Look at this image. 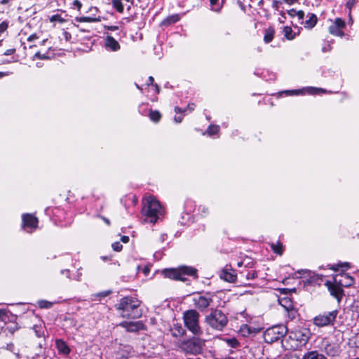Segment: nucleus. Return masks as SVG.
<instances>
[{"label": "nucleus", "instance_id": "nucleus-28", "mask_svg": "<svg viewBox=\"0 0 359 359\" xmlns=\"http://www.w3.org/2000/svg\"><path fill=\"white\" fill-rule=\"evenodd\" d=\"M113 7L118 12H123V5L122 4L121 0H111Z\"/></svg>", "mask_w": 359, "mask_h": 359}, {"label": "nucleus", "instance_id": "nucleus-35", "mask_svg": "<svg viewBox=\"0 0 359 359\" xmlns=\"http://www.w3.org/2000/svg\"><path fill=\"white\" fill-rule=\"evenodd\" d=\"M219 129L218 126H210L207 130V133L210 135H215L218 133Z\"/></svg>", "mask_w": 359, "mask_h": 359}, {"label": "nucleus", "instance_id": "nucleus-63", "mask_svg": "<svg viewBox=\"0 0 359 359\" xmlns=\"http://www.w3.org/2000/svg\"><path fill=\"white\" fill-rule=\"evenodd\" d=\"M46 40H43L41 42V44H43L46 42Z\"/></svg>", "mask_w": 359, "mask_h": 359}, {"label": "nucleus", "instance_id": "nucleus-10", "mask_svg": "<svg viewBox=\"0 0 359 359\" xmlns=\"http://www.w3.org/2000/svg\"><path fill=\"white\" fill-rule=\"evenodd\" d=\"M346 26V22L341 18H336L332 24L329 27V32L337 36H343L344 35L343 29Z\"/></svg>", "mask_w": 359, "mask_h": 359}, {"label": "nucleus", "instance_id": "nucleus-45", "mask_svg": "<svg viewBox=\"0 0 359 359\" xmlns=\"http://www.w3.org/2000/svg\"><path fill=\"white\" fill-rule=\"evenodd\" d=\"M39 39V36L36 34H33L32 35H30L28 38H27V41L31 42V41H33L36 39Z\"/></svg>", "mask_w": 359, "mask_h": 359}, {"label": "nucleus", "instance_id": "nucleus-22", "mask_svg": "<svg viewBox=\"0 0 359 359\" xmlns=\"http://www.w3.org/2000/svg\"><path fill=\"white\" fill-rule=\"evenodd\" d=\"M284 36L287 40H292L295 38V33H294L292 29L289 26H285L283 29Z\"/></svg>", "mask_w": 359, "mask_h": 359}, {"label": "nucleus", "instance_id": "nucleus-4", "mask_svg": "<svg viewBox=\"0 0 359 359\" xmlns=\"http://www.w3.org/2000/svg\"><path fill=\"white\" fill-rule=\"evenodd\" d=\"M310 331L306 328H298L288 332L292 348H299L306 345L310 338Z\"/></svg>", "mask_w": 359, "mask_h": 359}, {"label": "nucleus", "instance_id": "nucleus-29", "mask_svg": "<svg viewBox=\"0 0 359 359\" xmlns=\"http://www.w3.org/2000/svg\"><path fill=\"white\" fill-rule=\"evenodd\" d=\"M149 116L151 120L156 123L158 122L161 118V114L158 111H151Z\"/></svg>", "mask_w": 359, "mask_h": 359}, {"label": "nucleus", "instance_id": "nucleus-1", "mask_svg": "<svg viewBox=\"0 0 359 359\" xmlns=\"http://www.w3.org/2000/svg\"><path fill=\"white\" fill-rule=\"evenodd\" d=\"M140 302L132 297H125L121 299L116 309L119 311L120 315L123 318H135L141 316L140 313L137 312L140 306Z\"/></svg>", "mask_w": 359, "mask_h": 359}, {"label": "nucleus", "instance_id": "nucleus-64", "mask_svg": "<svg viewBox=\"0 0 359 359\" xmlns=\"http://www.w3.org/2000/svg\"><path fill=\"white\" fill-rule=\"evenodd\" d=\"M280 15L283 16L284 15V13L283 11H281L280 12Z\"/></svg>", "mask_w": 359, "mask_h": 359}, {"label": "nucleus", "instance_id": "nucleus-16", "mask_svg": "<svg viewBox=\"0 0 359 359\" xmlns=\"http://www.w3.org/2000/svg\"><path fill=\"white\" fill-rule=\"evenodd\" d=\"M219 277L229 283H234L236 280V275L234 271L227 266L220 271Z\"/></svg>", "mask_w": 359, "mask_h": 359}, {"label": "nucleus", "instance_id": "nucleus-50", "mask_svg": "<svg viewBox=\"0 0 359 359\" xmlns=\"http://www.w3.org/2000/svg\"><path fill=\"white\" fill-rule=\"evenodd\" d=\"M121 240L123 243H127L128 241H129V237L127 236H123L121 238Z\"/></svg>", "mask_w": 359, "mask_h": 359}, {"label": "nucleus", "instance_id": "nucleus-15", "mask_svg": "<svg viewBox=\"0 0 359 359\" xmlns=\"http://www.w3.org/2000/svg\"><path fill=\"white\" fill-rule=\"evenodd\" d=\"M193 302L196 308L203 311L210 305L212 299L208 296L197 295L193 298Z\"/></svg>", "mask_w": 359, "mask_h": 359}, {"label": "nucleus", "instance_id": "nucleus-48", "mask_svg": "<svg viewBox=\"0 0 359 359\" xmlns=\"http://www.w3.org/2000/svg\"><path fill=\"white\" fill-rule=\"evenodd\" d=\"M340 267H341L340 264H338L332 265L330 269L333 270V271H338Z\"/></svg>", "mask_w": 359, "mask_h": 359}, {"label": "nucleus", "instance_id": "nucleus-54", "mask_svg": "<svg viewBox=\"0 0 359 359\" xmlns=\"http://www.w3.org/2000/svg\"><path fill=\"white\" fill-rule=\"evenodd\" d=\"M102 219L107 225H110V222L107 218L102 217Z\"/></svg>", "mask_w": 359, "mask_h": 359}, {"label": "nucleus", "instance_id": "nucleus-3", "mask_svg": "<svg viewBox=\"0 0 359 359\" xmlns=\"http://www.w3.org/2000/svg\"><path fill=\"white\" fill-rule=\"evenodd\" d=\"M162 273L166 278L180 281H185L187 280L185 276L197 278V270L195 268L187 266L165 269L162 271Z\"/></svg>", "mask_w": 359, "mask_h": 359}, {"label": "nucleus", "instance_id": "nucleus-62", "mask_svg": "<svg viewBox=\"0 0 359 359\" xmlns=\"http://www.w3.org/2000/svg\"><path fill=\"white\" fill-rule=\"evenodd\" d=\"M1 75H8L7 73H1Z\"/></svg>", "mask_w": 359, "mask_h": 359}, {"label": "nucleus", "instance_id": "nucleus-53", "mask_svg": "<svg viewBox=\"0 0 359 359\" xmlns=\"http://www.w3.org/2000/svg\"><path fill=\"white\" fill-rule=\"evenodd\" d=\"M154 79L153 76H150L149 77V84H148V85H152V86H153V85H154Z\"/></svg>", "mask_w": 359, "mask_h": 359}, {"label": "nucleus", "instance_id": "nucleus-42", "mask_svg": "<svg viewBox=\"0 0 359 359\" xmlns=\"http://www.w3.org/2000/svg\"><path fill=\"white\" fill-rule=\"evenodd\" d=\"M282 3L281 1H278V0H276V1H273V4H272V7L276 10V11H278L279 9V5Z\"/></svg>", "mask_w": 359, "mask_h": 359}, {"label": "nucleus", "instance_id": "nucleus-7", "mask_svg": "<svg viewBox=\"0 0 359 359\" xmlns=\"http://www.w3.org/2000/svg\"><path fill=\"white\" fill-rule=\"evenodd\" d=\"M287 332V327L283 325L273 326L264 332V339L266 343L271 344L283 337Z\"/></svg>", "mask_w": 359, "mask_h": 359}, {"label": "nucleus", "instance_id": "nucleus-46", "mask_svg": "<svg viewBox=\"0 0 359 359\" xmlns=\"http://www.w3.org/2000/svg\"><path fill=\"white\" fill-rule=\"evenodd\" d=\"M226 341L233 346L238 344L237 340L234 338L228 339Z\"/></svg>", "mask_w": 359, "mask_h": 359}, {"label": "nucleus", "instance_id": "nucleus-40", "mask_svg": "<svg viewBox=\"0 0 359 359\" xmlns=\"http://www.w3.org/2000/svg\"><path fill=\"white\" fill-rule=\"evenodd\" d=\"M257 277V273L255 271H252L248 272V273L246 276V278L248 279H254Z\"/></svg>", "mask_w": 359, "mask_h": 359}, {"label": "nucleus", "instance_id": "nucleus-31", "mask_svg": "<svg viewBox=\"0 0 359 359\" xmlns=\"http://www.w3.org/2000/svg\"><path fill=\"white\" fill-rule=\"evenodd\" d=\"M280 304L287 310L289 311L292 308L291 302L287 298H283L280 300Z\"/></svg>", "mask_w": 359, "mask_h": 359}, {"label": "nucleus", "instance_id": "nucleus-61", "mask_svg": "<svg viewBox=\"0 0 359 359\" xmlns=\"http://www.w3.org/2000/svg\"><path fill=\"white\" fill-rule=\"evenodd\" d=\"M245 327L248 328V333H250V329L248 327L247 325H245Z\"/></svg>", "mask_w": 359, "mask_h": 359}, {"label": "nucleus", "instance_id": "nucleus-12", "mask_svg": "<svg viewBox=\"0 0 359 359\" xmlns=\"http://www.w3.org/2000/svg\"><path fill=\"white\" fill-rule=\"evenodd\" d=\"M334 283L339 285L341 287H348L353 285L354 279L352 276L345 273H340L334 276Z\"/></svg>", "mask_w": 359, "mask_h": 359}, {"label": "nucleus", "instance_id": "nucleus-52", "mask_svg": "<svg viewBox=\"0 0 359 359\" xmlns=\"http://www.w3.org/2000/svg\"><path fill=\"white\" fill-rule=\"evenodd\" d=\"M15 52V49H9L5 52V55H8L13 54Z\"/></svg>", "mask_w": 359, "mask_h": 359}, {"label": "nucleus", "instance_id": "nucleus-5", "mask_svg": "<svg viewBox=\"0 0 359 359\" xmlns=\"http://www.w3.org/2000/svg\"><path fill=\"white\" fill-rule=\"evenodd\" d=\"M199 313L194 309L186 311L183 313V320L185 327L195 335L202 334V330L199 325Z\"/></svg>", "mask_w": 359, "mask_h": 359}, {"label": "nucleus", "instance_id": "nucleus-18", "mask_svg": "<svg viewBox=\"0 0 359 359\" xmlns=\"http://www.w3.org/2000/svg\"><path fill=\"white\" fill-rule=\"evenodd\" d=\"M105 46L112 51L120 49V45L111 36H107L105 39Z\"/></svg>", "mask_w": 359, "mask_h": 359}, {"label": "nucleus", "instance_id": "nucleus-60", "mask_svg": "<svg viewBox=\"0 0 359 359\" xmlns=\"http://www.w3.org/2000/svg\"><path fill=\"white\" fill-rule=\"evenodd\" d=\"M126 2H130V4H133V0H125Z\"/></svg>", "mask_w": 359, "mask_h": 359}, {"label": "nucleus", "instance_id": "nucleus-57", "mask_svg": "<svg viewBox=\"0 0 359 359\" xmlns=\"http://www.w3.org/2000/svg\"><path fill=\"white\" fill-rule=\"evenodd\" d=\"M182 118L180 117H175V121L177 122V123H180L182 121Z\"/></svg>", "mask_w": 359, "mask_h": 359}, {"label": "nucleus", "instance_id": "nucleus-20", "mask_svg": "<svg viewBox=\"0 0 359 359\" xmlns=\"http://www.w3.org/2000/svg\"><path fill=\"white\" fill-rule=\"evenodd\" d=\"M171 334L175 337H180L184 334L185 330L180 324H174L170 328Z\"/></svg>", "mask_w": 359, "mask_h": 359}, {"label": "nucleus", "instance_id": "nucleus-30", "mask_svg": "<svg viewBox=\"0 0 359 359\" xmlns=\"http://www.w3.org/2000/svg\"><path fill=\"white\" fill-rule=\"evenodd\" d=\"M194 108H195V104L194 103H191V104H189L187 107L186 109H184V110H182L179 107H175V111L176 113H182V112H185L187 111H189L191 112V111H194Z\"/></svg>", "mask_w": 359, "mask_h": 359}, {"label": "nucleus", "instance_id": "nucleus-19", "mask_svg": "<svg viewBox=\"0 0 359 359\" xmlns=\"http://www.w3.org/2000/svg\"><path fill=\"white\" fill-rule=\"evenodd\" d=\"M307 18L308 19L305 22H302V24H304L305 28L311 29L317 24L318 18L316 15L310 13L307 14Z\"/></svg>", "mask_w": 359, "mask_h": 359}, {"label": "nucleus", "instance_id": "nucleus-26", "mask_svg": "<svg viewBox=\"0 0 359 359\" xmlns=\"http://www.w3.org/2000/svg\"><path fill=\"white\" fill-rule=\"evenodd\" d=\"M76 21L79 22H100V19L93 17H77L76 18Z\"/></svg>", "mask_w": 359, "mask_h": 359}, {"label": "nucleus", "instance_id": "nucleus-9", "mask_svg": "<svg viewBox=\"0 0 359 359\" xmlns=\"http://www.w3.org/2000/svg\"><path fill=\"white\" fill-rule=\"evenodd\" d=\"M338 311L337 310L327 313L320 314L313 319L314 324L318 327L332 325L336 320Z\"/></svg>", "mask_w": 359, "mask_h": 359}, {"label": "nucleus", "instance_id": "nucleus-25", "mask_svg": "<svg viewBox=\"0 0 359 359\" xmlns=\"http://www.w3.org/2000/svg\"><path fill=\"white\" fill-rule=\"evenodd\" d=\"M179 20H180L179 15L175 14V15H172L168 16L167 18H165L162 22L161 24L163 25L168 26V25H171L172 23L177 22V21H179Z\"/></svg>", "mask_w": 359, "mask_h": 359}, {"label": "nucleus", "instance_id": "nucleus-21", "mask_svg": "<svg viewBox=\"0 0 359 359\" xmlns=\"http://www.w3.org/2000/svg\"><path fill=\"white\" fill-rule=\"evenodd\" d=\"M302 359H327V358L317 351H312L305 353Z\"/></svg>", "mask_w": 359, "mask_h": 359}, {"label": "nucleus", "instance_id": "nucleus-23", "mask_svg": "<svg viewBox=\"0 0 359 359\" xmlns=\"http://www.w3.org/2000/svg\"><path fill=\"white\" fill-rule=\"evenodd\" d=\"M325 351L327 355L334 356L338 354L339 353V348L337 346L332 345V344H327L325 347Z\"/></svg>", "mask_w": 359, "mask_h": 359}, {"label": "nucleus", "instance_id": "nucleus-11", "mask_svg": "<svg viewBox=\"0 0 359 359\" xmlns=\"http://www.w3.org/2000/svg\"><path fill=\"white\" fill-rule=\"evenodd\" d=\"M38 219L31 214L22 215V228L28 232H32L37 228Z\"/></svg>", "mask_w": 359, "mask_h": 359}, {"label": "nucleus", "instance_id": "nucleus-47", "mask_svg": "<svg viewBox=\"0 0 359 359\" xmlns=\"http://www.w3.org/2000/svg\"><path fill=\"white\" fill-rule=\"evenodd\" d=\"M73 4L77 7L78 10H80L82 4L79 0H74Z\"/></svg>", "mask_w": 359, "mask_h": 359}, {"label": "nucleus", "instance_id": "nucleus-37", "mask_svg": "<svg viewBox=\"0 0 359 359\" xmlns=\"http://www.w3.org/2000/svg\"><path fill=\"white\" fill-rule=\"evenodd\" d=\"M111 247L113 250L116 252H120L123 248V245L119 242L114 243Z\"/></svg>", "mask_w": 359, "mask_h": 359}, {"label": "nucleus", "instance_id": "nucleus-13", "mask_svg": "<svg viewBox=\"0 0 359 359\" xmlns=\"http://www.w3.org/2000/svg\"><path fill=\"white\" fill-rule=\"evenodd\" d=\"M325 285L327 287L328 290L330 291L331 295L335 297L337 301L339 302L344 296V290L342 287L334 283L327 280L325 282Z\"/></svg>", "mask_w": 359, "mask_h": 359}, {"label": "nucleus", "instance_id": "nucleus-32", "mask_svg": "<svg viewBox=\"0 0 359 359\" xmlns=\"http://www.w3.org/2000/svg\"><path fill=\"white\" fill-rule=\"evenodd\" d=\"M38 305L41 309H48L53 306V303L46 300H40L38 302Z\"/></svg>", "mask_w": 359, "mask_h": 359}, {"label": "nucleus", "instance_id": "nucleus-43", "mask_svg": "<svg viewBox=\"0 0 359 359\" xmlns=\"http://www.w3.org/2000/svg\"><path fill=\"white\" fill-rule=\"evenodd\" d=\"M296 16L299 20H303L304 17V12L303 11H297Z\"/></svg>", "mask_w": 359, "mask_h": 359}, {"label": "nucleus", "instance_id": "nucleus-8", "mask_svg": "<svg viewBox=\"0 0 359 359\" xmlns=\"http://www.w3.org/2000/svg\"><path fill=\"white\" fill-rule=\"evenodd\" d=\"M203 344L204 341L203 340L193 337L183 341L180 344V348L187 353L197 354L201 353Z\"/></svg>", "mask_w": 359, "mask_h": 359}, {"label": "nucleus", "instance_id": "nucleus-34", "mask_svg": "<svg viewBox=\"0 0 359 359\" xmlns=\"http://www.w3.org/2000/svg\"><path fill=\"white\" fill-rule=\"evenodd\" d=\"M50 21L51 22H58L60 23H63L65 22V20L63 19L61 15H58V14H56V15H52L50 18Z\"/></svg>", "mask_w": 359, "mask_h": 359}, {"label": "nucleus", "instance_id": "nucleus-17", "mask_svg": "<svg viewBox=\"0 0 359 359\" xmlns=\"http://www.w3.org/2000/svg\"><path fill=\"white\" fill-rule=\"evenodd\" d=\"M55 345L60 353L63 355H68L70 353V348L62 339H57L55 341Z\"/></svg>", "mask_w": 359, "mask_h": 359}, {"label": "nucleus", "instance_id": "nucleus-36", "mask_svg": "<svg viewBox=\"0 0 359 359\" xmlns=\"http://www.w3.org/2000/svg\"><path fill=\"white\" fill-rule=\"evenodd\" d=\"M307 91L310 94H318L319 93H324L325 90L323 88H309Z\"/></svg>", "mask_w": 359, "mask_h": 359}, {"label": "nucleus", "instance_id": "nucleus-38", "mask_svg": "<svg viewBox=\"0 0 359 359\" xmlns=\"http://www.w3.org/2000/svg\"><path fill=\"white\" fill-rule=\"evenodd\" d=\"M8 26V25L7 22L3 21V22H0V34L5 32L7 29Z\"/></svg>", "mask_w": 359, "mask_h": 359}, {"label": "nucleus", "instance_id": "nucleus-2", "mask_svg": "<svg viewBox=\"0 0 359 359\" xmlns=\"http://www.w3.org/2000/svg\"><path fill=\"white\" fill-rule=\"evenodd\" d=\"M204 321L211 329L222 331L226 327L229 320L222 311L212 309L210 313L205 316Z\"/></svg>", "mask_w": 359, "mask_h": 359}, {"label": "nucleus", "instance_id": "nucleus-56", "mask_svg": "<svg viewBox=\"0 0 359 359\" xmlns=\"http://www.w3.org/2000/svg\"><path fill=\"white\" fill-rule=\"evenodd\" d=\"M153 86L155 88L156 93H158L160 90L157 84H154Z\"/></svg>", "mask_w": 359, "mask_h": 359}, {"label": "nucleus", "instance_id": "nucleus-51", "mask_svg": "<svg viewBox=\"0 0 359 359\" xmlns=\"http://www.w3.org/2000/svg\"><path fill=\"white\" fill-rule=\"evenodd\" d=\"M107 29L110 31H116V30L118 29V26H108V27H107Z\"/></svg>", "mask_w": 359, "mask_h": 359}, {"label": "nucleus", "instance_id": "nucleus-59", "mask_svg": "<svg viewBox=\"0 0 359 359\" xmlns=\"http://www.w3.org/2000/svg\"><path fill=\"white\" fill-rule=\"evenodd\" d=\"M237 265L238 266H241L243 265V262H238Z\"/></svg>", "mask_w": 359, "mask_h": 359}, {"label": "nucleus", "instance_id": "nucleus-58", "mask_svg": "<svg viewBox=\"0 0 359 359\" xmlns=\"http://www.w3.org/2000/svg\"><path fill=\"white\" fill-rule=\"evenodd\" d=\"M6 313H5V311L2 309H0V318L4 316Z\"/></svg>", "mask_w": 359, "mask_h": 359}, {"label": "nucleus", "instance_id": "nucleus-24", "mask_svg": "<svg viewBox=\"0 0 359 359\" xmlns=\"http://www.w3.org/2000/svg\"><path fill=\"white\" fill-rule=\"evenodd\" d=\"M270 245L274 253H276L279 255H281L283 254V245L279 241L272 243H271Z\"/></svg>", "mask_w": 359, "mask_h": 359}, {"label": "nucleus", "instance_id": "nucleus-39", "mask_svg": "<svg viewBox=\"0 0 359 359\" xmlns=\"http://www.w3.org/2000/svg\"><path fill=\"white\" fill-rule=\"evenodd\" d=\"M34 57L37 59L44 60L47 59L48 57L45 54H41L39 51L36 52L34 55Z\"/></svg>", "mask_w": 359, "mask_h": 359}, {"label": "nucleus", "instance_id": "nucleus-33", "mask_svg": "<svg viewBox=\"0 0 359 359\" xmlns=\"http://www.w3.org/2000/svg\"><path fill=\"white\" fill-rule=\"evenodd\" d=\"M219 0H210V5L212 6V10L215 12H219L222 8V6H216L218 3Z\"/></svg>", "mask_w": 359, "mask_h": 359}, {"label": "nucleus", "instance_id": "nucleus-27", "mask_svg": "<svg viewBox=\"0 0 359 359\" xmlns=\"http://www.w3.org/2000/svg\"><path fill=\"white\" fill-rule=\"evenodd\" d=\"M273 36L274 30L273 29H268L265 32L264 41H265V43H269L273 40Z\"/></svg>", "mask_w": 359, "mask_h": 359}, {"label": "nucleus", "instance_id": "nucleus-14", "mask_svg": "<svg viewBox=\"0 0 359 359\" xmlns=\"http://www.w3.org/2000/svg\"><path fill=\"white\" fill-rule=\"evenodd\" d=\"M119 326L125 328L129 332H136L146 329L144 324L142 321H124L121 323Z\"/></svg>", "mask_w": 359, "mask_h": 359}, {"label": "nucleus", "instance_id": "nucleus-41", "mask_svg": "<svg viewBox=\"0 0 359 359\" xmlns=\"http://www.w3.org/2000/svg\"><path fill=\"white\" fill-rule=\"evenodd\" d=\"M357 0H348L346 4V6L349 9H351V8L355 4Z\"/></svg>", "mask_w": 359, "mask_h": 359}, {"label": "nucleus", "instance_id": "nucleus-6", "mask_svg": "<svg viewBox=\"0 0 359 359\" xmlns=\"http://www.w3.org/2000/svg\"><path fill=\"white\" fill-rule=\"evenodd\" d=\"M161 210V205L156 198L152 196H149L145 198L142 213L149 219L150 222L155 223L156 222Z\"/></svg>", "mask_w": 359, "mask_h": 359}, {"label": "nucleus", "instance_id": "nucleus-49", "mask_svg": "<svg viewBox=\"0 0 359 359\" xmlns=\"http://www.w3.org/2000/svg\"><path fill=\"white\" fill-rule=\"evenodd\" d=\"M299 0H283V1L287 5H292L294 3L297 2Z\"/></svg>", "mask_w": 359, "mask_h": 359}, {"label": "nucleus", "instance_id": "nucleus-55", "mask_svg": "<svg viewBox=\"0 0 359 359\" xmlns=\"http://www.w3.org/2000/svg\"><path fill=\"white\" fill-rule=\"evenodd\" d=\"M341 265V267H346V268H348L349 267V264L347 263V262H345L344 264H340Z\"/></svg>", "mask_w": 359, "mask_h": 359}, {"label": "nucleus", "instance_id": "nucleus-44", "mask_svg": "<svg viewBox=\"0 0 359 359\" xmlns=\"http://www.w3.org/2000/svg\"><path fill=\"white\" fill-rule=\"evenodd\" d=\"M297 12V11H296V10H294V9H290V10H288V11H287V13H288V15H289L290 17H292V18L296 17Z\"/></svg>", "mask_w": 359, "mask_h": 359}]
</instances>
